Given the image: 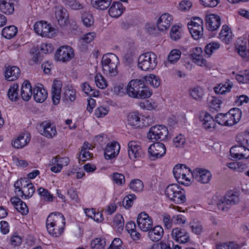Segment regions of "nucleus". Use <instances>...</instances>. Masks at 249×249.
<instances>
[{"label": "nucleus", "instance_id": "f257e3e1", "mask_svg": "<svg viewBox=\"0 0 249 249\" xmlns=\"http://www.w3.org/2000/svg\"><path fill=\"white\" fill-rule=\"evenodd\" d=\"M46 226L47 231L50 235L55 237H59L64 230L65 217L61 213H52L47 218Z\"/></svg>", "mask_w": 249, "mask_h": 249}, {"label": "nucleus", "instance_id": "f03ea898", "mask_svg": "<svg viewBox=\"0 0 249 249\" xmlns=\"http://www.w3.org/2000/svg\"><path fill=\"white\" fill-rule=\"evenodd\" d=\"M126 93L130 97L145 99L150 97L152 92L146 87L143 80L133 79L126 87Z\"/></svg>", "mask_w": 249, "mask_h": 249}, {"label": "nucleus", "instance_id": "7ed1b4c3", "mask_svg": "<svg viewBox=\"0 0 249 249\" xmlns=\"http://www.w3.org/2000/svg\"><path fill=\"white\" fill-rule=\"evenodd\" d=\"M119 63L118 57L110 53L104 55L102 59V65L104 73L109 77H113L118 73L117 66Z\"/></svg>", "mask_w": 249, "mask_h": 249}, {"label": "nucleus", "instance_id": "20e7f679", "mask_svg": "<svg viewBox=\"0 0 249 249\" xmlns=\"http://www.w3.org/2000/svg\"><path fill=\"white\" fill-rule=\"evenodd\" d=\"M165 194L176 204H182L186 201L185 192L177 184L169 185L165 189Z\"/></svg>", "mask_w": 249, "mask_h": 249}, {"label": "nucleus", "instance_id": "39448f33", "mask_svg": "<svg viewBox=\"0 0 249 249\" xmlns=\"http://www.w3.org/2000/svg\"><path fill=\"white\" fill-rule=\"evenodd\" d=\"M157 64V56L153 53H143L139 57L138 67L142 71L153 70L156 68Z\"/></svg>", "mask_w": 249, "mask_h": 249}, {"label": "nucleus", "instance_id": "423d86ee", "mask_svg": "<svg viewBox=\"0 0 249 249\" xmlns=\"http://www.w3.org/2000/svg\"><path fill=\"white\" fill-rule=\"evenodd\" d=\"M168 135V130L165 125H156L149 128L147 138L151 142H155L166 140Z\"/></svg>", "mask_w": 249, "mask_h": 249}, {"label": "nucleus", "instance_id": "0eeeda50", "mask_svg": "<svg viewBox=\"0 0 249 249\" xmlns=\"http://www.w3.org/2000/svg\"><path fill=\"white\" fill-rule=\"evenodd\" d=\"M239 202V195L237 193L232 191L228 192L225 196L221 198L217 203L219 210L227 212L233 205Z\"/></svg>", "mask_w": 249, "mask_h": 249}, {"label": "nucleus", "instance_id": "6e6552de", "mask_svg": "<svg viewBox=\"0 0 249 249\" xmlns=\"http://www.w3.org/2000/svg\"><path fill=\"white\" fill-rule=\"evenodd\" d=\"M191 172L190 169L187 168L184 164L176 165L173 171L174 176L177 181L179 183L187 186L191 183V180L188 176Z\"/></svg>", "mask_w": 249, "mask_h": 249}, {"label": "nucleus", "instance_id": "1a4fd4ad", "mask_svg": "<svg viewBox=\"0 0 249 249\" xmlns=\"http://www.w3.org/2000/svg\"><path fill=\"white\" fill-rule=\"evenodd\" d=\"M188 29L195 39L200 38L203 34V20L199 18L195 17L188 23Z\"/></svg>", "mask_w": 249, "mask_h": 249}, {"label": "nucleus", "instance_id": "9d476101", "mask_svg": "<svg viewBox=\"0 0 249 249\" xmlns=\"http://www.w3.org/2000/svg\"><path fill=\"white\" fill-rule=\"evenodd\" d=\"M34 28L36 33L43 37H52L54 34V29L46 21L36 22Z\"/></svg>", "mask_w": 249, "mask_h": 249}, {"label": "nucleus", "instance_id": "9b49d317", "mask_svg": "<svg viewBox=\"0 0 249 249\" xmlns=\"http://www.w3.org/2000/svg\"><path fill=\"white\" fill-rule=\"evenodd\" d=\"M191 176L196 181L202 184L208 183L212 178L210 171L204 168H196L191 172Z\"/></svg>", "mask_w": 249, "mask_h": 249}, {"label": "nucleus", "instance_id": "f8f14e48", "mask_svg": "<svg viewBox=\"0 0 249 249\" xmlns=\"http://www.w3.org/2000/svg\"><path fill=\"white\" fill-rule=\"evenodd\" d=\"M128 154L129 157L133 160L139 159L144 156L141 143L138 141H131L128 143Z\"/></svg>", "mask_w": 249, "mask_h": 249}, {"label": "nucleus", "instance_id": "ddd939ff", "mask_svg": "<svg viewBox=\"0 0 249 249\" xmlns=\"http://www.w3.org/2000/svg\"><path fill=\"white\" fill-rule=\"evenodd\" d=\"M137 223L139 228L142 231L147 232L152 228L153 221L147 213L142 212L137 217Z\"/></svg>", "mask_w": 249, "mask_h": 249}, {"label": "nucleus", "instance_id": "4468645a", "mask_svg": "<svg viewBox=\"0 0 249 249\" xmlns=\"http://www.w3.org/2000/svg\"><path fill=\"white\" fill-rule=\"evenodd\" d=\"M230 152L231 157L235 160H247L249 158V149L244 146H233L231 148Z\"/></svg>", "mask_w": 249, "mask_h": 249}, {"label": "nucleus", "instance_id": "2eb2a0df", "mask_svg": "<svg viewBox=\"0 0 249 249\" xmlns=\"http://www.w3.org/2000/svg\"><path fill=\"white\" fill-rule=\"evenodd\" d=\"M166 147L164 144L160 142L154 143L151 144L148 148L150 158L152 160L162 157L166 153Z\"/></svg>", "mask_w": 249, "mask_h": 249}, {"label": "nucleus", "instance_id": "dca6fc26", "mask_svg": "<svg viewBox=\"0 0 249 249\" xmlns=\"http://www.w3.org/2000/svg\"><path fill=\"white\" fill-rule=\"evenodd\" d=\"M74 55L73 50L71 47L63 46L57 50L55 56L58 60L65 62L70 61Z\"/></svg>", "mask_w": 249, "mask_h": 249}, {"label": "nucleus", "instance_id": "f3484780", "mask_svg": "<svg viewBox=\"0 0 249 249\" xmlns=\"http://www.w3.org/2000/svg\"><path fill=\"white\" fill-rule=\"evenodd\" d=\"M172 238L178 243L185 244L190 241L189 233L186 230L181 228L173 229L171 232Z\"/></svg>", "mask_w": 249, "mask_h": 249}, {"label": "nucleus", "instance_id": "a211bd4d", "mask_svg": "<svg viewBox=\"0 0 249 249\" xmlns=\"http://www.w3.org/2000/svg\"><path fill=\"white\" fill-rule=\"evenodd\" d=\"M145 118L143 116L141 118L137 112H131L127 116L128 124L135 128H142L148 125L147 123L146 124L143 122Z\"/></svg>", "mask_w": 249, "mask_h": 249}, {"label": "nucleus", "instance_id": "6ab92c4d", "mask_svg": "<svg viewBox=\"0 0 249 249\" xmlns=\"http://www.w3.org/2000/svg\"><path fill=\"white\" fill-rule=\"evenodd\" d=\"M241 117V111L238 108H233L226 113V126H231L237 124Z\"/></svg>", "mask_w": 249, "mask_h": 249}, {"label": "nucleus", "instance_id": "aec40b11", "mask_svg": "<svg viewBox=\"0 0 249 249\" xmlns=\"http://www.w3.org/2000/svg\"><path fill=\"white\" fill-rule=\"evenodd\" d=\"M33 95L36 102L42 103L47 99L48 92L42 84H38L33 89Z\"/></svg>", "mask_w": 249, "mask_h": 249}, {"label": "nucleus", "instance_id": "412c9836", "mask_svg": "<svg viewBox=\"0 0 249 249\" xmlns=\"http://www.w3.org/2000/svg\"><path fill=\"white\" fill-rule=\"evenodd\" d=\"M120 146L116 142H113L107 145L104 152L107 160H111L115 157L119 153Z\"/></svg>", "mask_w": 249, "mask_h": 249}, {"label": "nucleus", "instance_id": "4be33fe9", "mask_svg": "<svg viewBox=\"0 0 249 249\" xmlns=\"http://www.w3.org/2000/svg\"><path fill=\"white\" fill-rule=\"evenodd\" d=\"M173 18L168 13L162 14L157 22V28L159 30L165 31L168 29L171 25Z\"/></svg>", "mask_w": 249, "mask_h": 249}, {"label": "nucleus", "instance_id": "5701e85b", "mask_svg": "<svg viewBox=\"0 0 249 249\" xmlns=\"http://www.w3.org/2000/svg\"><path fill=\"white\" fill-rule=\"evenodd\" d=\"M200 120L202 123L203 127L206 130L212 131L214 129L215 119H213V117L208 113L205 112L203 115L202 114L200 117Z\"/></svg>", "mask_w": 249, "mask_h": 249}, {"label": "nucleus", "instance_id": "b1692460", "mask_svg": "<svg viewBox=\"0 0 249 249\" xmlns=\"http://www.w3.org/2000/svg\"><path fill=\"white\" fill-rule=\"evenodd\" d=\"M205 20L208 29L210 31L217 30L220 25V18L215 14H210L206 17Z\"/></svg>", "mask_w": 249, "mask_h": 249}, {"label": "nucleus", "instance_id": "393cba45", "mask_svg": "<svg viewBox=\"0 0 249 249\" xmlns=\"http://www.w3.org/2000/svg\"><path fill=\"white\" fill-rule=\"evenodd\" d=\"M55 9V17L59 24L61 26L66 25L68 22L69 16L67 10L62 6L56 7Z\"/></svg>", "mask_w": 249, "mask_h": 249}, {"label": "nucleus", "instance_id": "a878e982", "mask_svg": "<svg viewBox=\"0 0 249 249\" xmlns=\"http://www.w3.org/2000/svg\"><path fill=\"white\" fill-rule=\"evenodd\" d=\"M43 129L41 134L46 138L51 139L57 135V131L54 125L48 122H43L41 124Z\"/></svg>", "mask_w": 249, "mask_h": 249}, {"label": "nucleus", "instance_id": "bb28decb", "mask_svg": "<svg viewBox=\"0 0 249 249\" xmlns=\"http://www.w3.org/2000/svg\"><path fill=\"white\" fill-rule=\"evenodd\" d=\"M227 166L231 169L237 172H244L245 174L249 177V170L246 171L248 169V163L242 161L231 162L227 163Z\"/></svg>", "mask_w": 249, "mask_h": 249}, {"label": "nucleus", "instance_id": "cd10ccee", "mask_svg": "<svg viewBox=\"0 0 249 249\" xmlns=\"http://www.w3.org/2000/svg\"><path fill=\"white\" fill-rule=\"evenodd\" d=\"M61 88V83L59 81L55 80L53 83L52 90V100L54 105L58 104L60 101Z\"/></svg>", "mask_w": 249, "mask_h": 249}, {"label": "nucleus", "instance_id": "c85d7f7f", "mask_svg": "<svg viewBox=\"0 0 249 249\" xmlns=\"http://www.w3.org/2000/svg\"><path fill=\"white\" fill-rule=\"evenodd\" d=\"M125 8L122 3L118 1L114 2L108 10L109 15L112 18H117L121 16Z\"/></svg>", "mask_w": 249, "mask_h": 249}, {"label": "nucleus", "instance_id": "c756f323", "mask_svg": "<svg viewBox=\"0 0 249 249\" xmlns=\"http://www.w3.org/2000/svg\"><path fill=\"white\" fill-rule=\"evenodd\" d=\"M148 236L149 239L154 242L160 240L163 235L164 231L160 226H156L148 231Z\"/></svg>", "mask_w": 249, "mask_h": 249}, {"label": "nucleus", "instance_id": "7c9ffc66", "mask_svg": "<svg viewBox=\"0 0 249 249\" xmlns=\"http://www.w3.org/2000/svg\"><path fill=\"white\" fill-rule=\"evenodd\" d=\"M20 74L19 69L16 66H8L6 68L5 76L8 81L17 80Z\"/></svg>", "mask_w": 249, "mask_h": 249}, {"label": "nucleus", "instance_id": "2f4dec72", "mask_svg": "<svg viewBox=\"0 0 249 249\" xmlns=\"http://www.w3.org/2000/svg\"><path fill=\"white\" fill-rule=\"evenodd\" d=\"M10 201L16 210L22 214L25 215L28 213V208L26 204L18 197H12Z\"/></svg>", "mask_w": 249, "mask_h": 249}, {"label": "nucleus", "instance_id": "473e14b6", "mask_svg": "<svg viewBox=\"0 0 249 249\" xmlns=\"http://www.w3.org/2000/svg\"><path fill=\"white\" fill-rule=\"evenodd\" d=\"M90 149L91 144L87 142H85L81 147V150L79 154V160L86 161L90 159L92 155V154L89 151Z\"/></svg>", "mask_w": 249, "mask_h": 249}, {"label": "nucleus", "instance_id": "72a5a7b5", "mask_svg": "<svg viewBox=\"0 0 249 249\" xmlns=\"http://www.w3.org/2000/svg\"><path fill=\"white\" fill-rule=\"evenodd\" d=\"M35 191V188L34 185L29 180H28L26 184L22 187L20 194H18V196L24 198H29L31 197Z\"/></svg>", "mask_w": 249, "mask_h": 249}, {"label": "nucleus", "instance_id": "f704fd0d", "mask_svg": "<svg viewBox=\"0 0 249 249\" xmlns=\"http://www.w3.org/2000/svg\"><path fill=\"white\" fill-rule=\"evenodd\" d=\"M33 90L30 83L28 81H25L23 83L20 92L22 99L24 101H28L33 94Z\"/></svg>", "mask_w": 249, "mask_h": 249}, {"label": "nucleus", "instance_id": "c9c22d12", "mask_svg": "<svg viewBox=\"0 0 249 249\" xmlns=\"http://www.w3.org/2000/svg\"><path fill=\"white\" fill-rule=\"evenodd\" d=\"M30 141V138L29 134H21L12 141V144L16 148H21L26 146Z\"/></svg>", "mask_w": 249, "mask_h": 249}, {"label": "nucleus", "instance_id": "e433bc0d", "mask_svg": "<svg viewBox=\"0 0 249 249\" xmlns=\"http://www.w3.org/2000/svg\"><path fill=\"white\" fill-rule=\"evenodd\" d=\"M0 11L5 14H11L14 11V4L11 0H0Z\"/></svg>", "mask_w": 249, "mask_h": 249}, {"label": "nucleus", "instance_id": "4c0bfd02", "mask_svg": "<svg viewBox=\"0 0 249 249\" xmlns=\"http://www.w3.org/2000/svg\"><path fill=\"white\" fill-rule=\"evenodd\" d=\"M219 38L226 44H228L232 37V32L227 25H223L219 34Z\"/></svg>", "mask_w": 249, "mask_h": 249}, {"label": "nucleus", "instance_id": "58836bf2", "mask_svg": "<svg viewBox=\"0 0 249 249\" xmlns=\"http://www.w3.org/2000/svg\"><path fill=\"white\" fill-rule=\"evenodd\" d=\"M181 52L178 49L172 50L168 55V59L164 63L166 67H169L170 64L176 63L180 57Z\"/></svg>", "mask_w": 249, "mask_h": 249}, {"label": "nucleus", "instance_id": "ea45409f", "mask_svg": "<svg viewBox=\"0 0 249 249\" xmlns=\"http://www.w3.org/2000/svg\"><path fill=\"white\" fill-rule=\"evenodd\" d=\"M235 140L238 145L247 147L249 146V130L238 134Z\"/></svg>", "mask_w": 249, "mask_h": 249}, {"label": "nucleus", "instance_id": "a19ab883", "mask_svg": "<svg viewBox=\"0 0 249 249\" xmlns=\"http://www.w3.org/2000/svg\"><path fill=\"white\" fill-rule=\"evenodd\" d=\"M189 94L195 100L201 101L204 96V90L199 86L194 87L189 89Z\"/></svg>", "mask_w": 249, "mask_h": 249}, {"label": "nucleus", "instance_id": "79ce46f5", "mask_svg": "<svg viewBox=\"0 0 249 249\" xmlns=\"http://www.w3.org/2000/svg\"><path fill=\"white\" fill-rule=\"evenodd\" d=\"M111 2V0H91L92 6L99 10H104L107 9Z\"/></svg>", "mask_w": 249, "mask_h": 249}, {"label": "nucleus", "instance_id": "37998d69", "mask_svg": "<svg viewBox=\"0 0 249 249\" xmlns=\"http://www.w3.org/2000/svg\"><path fill=\"white\" fill-rule=\"evenodd\" d=\"M124 219L121 214H116L113 218L112 225L118 232H122L124 227Z\"/></svg>", "mask_w": 249, "mask_h": 249}, {"label": "nucleus", "instance_id": "c03bdc74", "mask_svg": "<svg viewBox=\"0 0 249 249\" xmlns=\"http://www.w3.org/2000/svg\"><path fill=\"white\" fill-rule=\"evenodd\" d=\"M17 32V28L14 25H10L2 29V35L7 39H11L16 35Z\"/></svg>", "mask_w": 249, "mask_h": 249}, {"label": "nucleus", "instance_id": "a18cd8bd", "mask_svg": "<svg viewBox=\"0 0 249 249\" xmlns=\"http://www.w3.org/2000/svg\"><path fill=\"white\" fill-rule=\"evenodd\" d=\"M240 246L234 242L220 243L215 247V249H240Z\"/></svg>", "mask_w": 249, "mask_h": 249}, {"label": "nucleus", "instance_id": "49530a36", "mask_svg": "<svg viewBox=\"0 0 249 249\" xmlns=\"http://www.w3.org/2000/svg\"><path fill=\"white\" fill-rule=\"evenodd\" d=\"M189 227L192 232L197 235H200L204 231L202 224L198 221L191 222Z\"/></svg>", "mask_w": 249, "mask_h": 249}, {"label": "nucleus", "instance_id": "de8ad7c7", "mask_svg": "<svg viewBox=\"0 0 249 249\" xmlns=\"http://www.w3.org/2000/svg\"><path fill=\"white\" fill-rule=\"evenodd\" d=\"M129 187L134 192H140L143 190V183L140 179H134L131 181Z\"/></svg>", "mask_w": 249, "mask_h": 249}, {"label": "nucleus", "instance_id": "09e8293b", "mask_svg": "<svg viewBox=\"0 0 249 249\" xmlns=\"http://www.w3.org/2000/svg\"><path fill=\"white\" fill-rule=\"evenodd\" d=\"M232 85L230 83H226L225 84H219L214 89V91L217 94H223L230 91Z\"/></svg>", "mask_w": 249, "mask_h": 249}, {"label": "nucleus", "instance_id": "8fccbe9b", "mask_svg": "<svg viewBox=\"0 0 249 249\" xmlns=\"http://www.w3.org/2000/svg\"><path fill=\"white\" fill-rule=\"evenodd\" d=\"M52 164H56L61 166H67L70 162L69 159L68 157L61 158L59 155L53 158L51 161Z\"/></svg>", "mask_w": 249, "mask_h": 249}, {"label": "nucleus", "instance_id": "3c124183", "mask_svg": "<svg viewBox=\"0 0 249 249\" xmlns=\"http://www.w3.org/2000/svg\"><path fill=\"white\" fill-rule=\"evenodd\" d=\"M235 51L243 58L246 60L249 59V52L247 49L246 44L237 45L235 47Z\"/></svg>", "mask_w": 249, "mask_h": 249}, {"label": "nucleus", "instance_id": "603ef678", "mask_svg": "<svg viewBox=\"0 0 249 249\" xmlns=\"http://www.w3.org/2000/svg\"><path fill=\"white\" fill-rule=\"evenodd\" d=\"M18 85L17 84H14L10 87L8 92V96L10 100L14 101L18 99Z\"/></svg>", "mask_w": 249, "mask_h": 249}, {"label": "nucleus", "instance_id": "864d4df0", "mask_svg": "<svg viewBox=\"0 0 249 249\" xmlns=\"http://www.w3.org/2000/svg\"><path fill=\"white\" fill-rule=\"evenodd\" d=\"M144 79L147 84H150L154 88H157L160 85V78L154 74L145 76Z\"/></svg>", "mask_w": 249, "mask_h": 249}, {"label": "nucleus", "instance_id": "5fc2aeb1", "mask_svg": "<svg viewBox=\"0 0 249 249\" xmlns=\"http://www.w3.org/2000/svg\"><path fill=\"white\" fill-rule=\"evenodd\" d=\"M106 245L105 239L97 238L92 240L90 247L93 249H104Z\"/></svg>", "mask_w": 249, "mask_h": 249}, {"label": "nucleus", "instance_id": "6e6d98bb", "mask_svg": "<svg viewBox=\"0 0 249 249\" xmlns=\"http://www.w3.org/2000/svg\"><path fill=\"white\" fill-rule=\"evenodd\" d=\"M182 36L181 28L178 26H173L170 32L171 38L175 41L179 39Z\"/></svg>", "mask_w": 249, "mask_h": 249}, {"label": "nucleus", "instance_id": "4d7b16f0", "mask_svg": "<svg viewBox=\"0 0 249 249\" xmlns=\"http://www.w3.org/2000/svg\"><path fill=\"white\" fill-rule=\"evenodd\" d=\"M65 4L72 10H78L84 8L83 4L76 0H66Z\"/></svg>", "mask_w": 249, "mask_h": 249}, {"label": "nucleus", "instance_id": "13d9d810", "mask_svg": "<svg viewBox=\"0 0 249 249\" xmlns=\"http://www.w3.org/2000/svg\"><path fill=\"white\" fill-rule=\"evenodd\" d=\"M95 82L96 86L101 89H104L107 86V80L100 73H98L96 75L95 77Z\"/></svg>", "mask_w": 249, "mask_h": 249}, {"label": "nucleus", "instance_id": "bf43d9fd", "mask_svg": "<svg viewBox=\"0 0 249 249\" xmlns=\"http://www.w3.org/2000/svg\"><path fill=\"white\" fill-rule=\"evenodd\" d=\"M220 47V44L217 42H211L208 44L205 48V53L210 57L213 52L217 50Z\"/></svg>", "mask_w": 249, "mask_h": 249}, {"label": "nucleus", "instance_id": "052dcab7", "mask_svg": "<svg viewBox=\"0 0 249 249\" xmlns=\"http://www.w3.org/2000/svg\"><path fill=\"white\" fill-rule=\"evenodd\" d=\"M83 91L87 95L97 97L99 95V92L93 89L88 83H84L82 86Z\"/></svg>", "mask_w": 249, "mask_h": 249}, {"label": "nucleus", "instance_id": "680f3d73", "mask_svg": "<svg viewBox=\"0 0 249 249\" xmlns=\"http://www.w3.org/2000/svg\"><path fill=\"white\" fill-rule=\"evenodd\" d=\"M39 195L42 197V199L46 201H52L53 200V196L48 190L43 188H40L37 190Z\"/></svg>", "mask_w": 249, "mask_h": 249}, {"label": "nucleus", "instance_id": "e2e57ef3", "mask_svg": "<svg viewBox=\"0 0 249 249\" xmlns=\"http://www.w3.org/2000/svg\"><path fill=\"white\" fill-rule=\"evenodd\" d=\"M82 21L84 25L86 27H90L94 23V20L92 16L89 13H85L83 14Z\"/></svg>", "mask_w": 249, "mask_h": 249}, {"label": "nucleus", "instance_id": "0e129e2a", "mask_svg": "<svg viewBox=\"0 0 249 249\" xmlns=\"http://www.w3.org/2000/svg\"><path fill=\"white\" fill-rule=\"evenodd\" d=\"M140 106L143 109L147 110H153L157 107V104L154 102H151L149 100H145L140 103Z\"/></svg>", "mask_w": 249, "mask_h": 249}, {"label": "nucleus", "instance_id": "69168bd1", "mask_svg": "<svg viewBox=\"0 0 249 249\" xmlns=\"http://www.w3.org/2000/svg\"><path fill=\"white\" fill-rule=\"evenodd\" d=\"M136 199V196L134 194H130L124 197L123 204L125 208H129L133 205V201Z\"/></svg>", "mask_w": 249, "mask_h": 249}, {"label": "nucleus", "instance_id": "338daca9", "mask_svg": "<svg viewBox=\"0 0 249 249\" xmlns=\"http://www.w3.org/2000/svg\"><path fill=\"white\" fill-rule=\"evenodd\" d=\"M112 178L114 182L119 185H122L125 183V178L123 174L114 173L112 175Z\"/></svg>", "mask_w": 249, "mask_h": 249}, {"label": "nucleus", "instance_id": "774afa93", "mask_svg": "<svg viewBox=\"0 0 249 249\" xmlns=\"http://www.w3.org/2000/svg\"><path fill=\"white\" fill-rule=\"evenodd\" d=\"M222 103V101L215 97H213L212 99L210 102V107L215 110H218Z\"/></svg>", "mask_w": 249, "mask_h": 249}]
</instances>
